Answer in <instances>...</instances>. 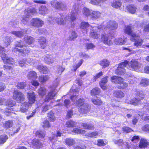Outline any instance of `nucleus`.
I'll return each mask as SVG.
<instances>
[{
	"label": "nucleus",
	"instance_id": "obj_1",
	"mask_svg": "<svg viewBox=\"0 0 149 149\" xmlns=\"http://www.w3.org/2000/svg\"><path fill=\"white\" fill-rule=\"evenodd\" d=\"M79 5L77 3H75L72 8L71 16H66L64 18L65 20H63L64 18L63 17H60L58 18L54 17H49L48 19V20L49 22L54 24L57 23L59 25L64 24L66 22H70L71 21H74L76 19V15L77 13L79 10Z\"/></svg>",
	"mask_w": 149,
	"mask_h": 149
},
{
	"label": "nucleus",
	"instance_id": "obj_2",
	"mask_svg": "<svg viewBox=\"0 0 149 149\" xmlns=\"http://www.w3.org/2000/svg\"><path fill=\"white\" fill-rule=\"evenodd\" d=\"M34 40L32 37L29 36H26L24 38V42H22V41L21 40L17 41L16 42L15 46L16 47L22 48L26 46L27 45H26L27 44L30 45L32 44ZM13 51L14 52H18L23 54L26 53H27L29 52V51L28 50L19 49L16 47H15L13 49Z\"/></svg>",
	"mask_w": 149,
	"mask_h": 149
},
{
	"label": "nucleus",
	"instance_id": "obj_3",
	"mask_svg": "<svg viewBox=\"0 0 149 149\" xmlns=\"http://www.w3.org/2000/svg\"><path fill=\"white\" fill-rule=\"evenodd\" d=\"M77 98L76 95H73L70 97V99L74 102V104L78 107H79V111L82 114L86 113L89 110L90 107L88 104L86 103L84 98H80L75 101V100Z\"/></svg>",
	"mask_w": 149,
	"mask_h": 149
},
{
	"label": "nucleus",
	"instance_id": "obj_4",
	"mask_svg": "<svg viewBox=\"0 0 149 149\" xmlns=\"http://www.w3.org/2000/svg\"><path fill=\"white\" fill-rule=\"evenodd\" d=\"M111 81L113 83L118 84L119 88H125L128 86V84L123 81V79L117 76L112 77Z\"/></svg>",
	"mask_w": 149,
	"mask_h": 149
},
{
	"label": "nucleus",
	"instance_id": "obj_5",
	"mask_svg": "<svg viewBox=\"0 0 149 149\" xmlns=\"http://www.w3.org/2000/svg\"><path fill=\"white\" fill-rule=\"evenodd\" d=\"M1 57L4 63L8 64L4 65V70H12L13 68V65L14 64L13 59L11 58L8 57L5 54H2Z\"/></svg>",
	"mask_w": 149,
	"mask_h": 149
},
{
	"label": "nucleus",
	"instance_id": "obj_6",
	"mask_svg": "<svg viewBox=\"0 0 149 149\" xmlns=\"http://www.w3.org/2000/svg\"><path fill=\"white\" fill-rule=\"evenodd\" d=\"M136 95L137 99L136 98H133L130 100L126 99L125 102L134 105H138L140 102H142L141 100L144 98V95L143 94V92L141 91L137 92Z\"/></svg>",
	"mask_w": 149,
	"mask_h": 149
},
{
	"label": "nucleus",
	"instance_id": "obj_7",
	"mask_svg": "<svg viewBox=\"0 0 149 149\" xmlns=\"http://www.w3.org/2000/svg\"><path fill=\"white\" fill-rule=\"evenodd\" d=\"M59 79H56L54 81V83L52 88V91H50L46 96L45 99V102H48L50 100L52 99L56 95V91L55 88L58 86Z\"/></svg>",
	"mask_w": 149,
	"mask_h": 149
},
{
	"label": "nucleus",
	"instance_id": "obj_8",
	"mask_svg": "<svg viewBox=\"0 0 149 149\" xmlns=\"http://www.w3.org/2000/svg\"><path fill=\"white\" fill-rule=\"evenodd\" d=\"M25 15L22 20V22L24 24H26L29 20V17L30 14L32 15L36 14V11L35 8H31L26 9L24 11Z\"/></svg>",
	"mask_w": 149,
	"mask_h": 149
},
{
	"label": "nucleus",
	"instance_id": "obj_9",
	"mask_svg": "<svg viewBox=\"0 0 149 149\" xmlns=\"http://www.w3.org/2000/svg\"><path fill=\"white\" fill-rule=\"evenodd\" d=\"M102 25H100L97 27H92V29L90 30V36L94 39L97 38L100 34L97 33L98 31L103 30V27H102Z\"/></svg>",
	"mask_w": 149,
	"mask_h": 149
},
{
	"label": "nucleus",
	"instance_id": "obj_10",
	"mask_svg": "<svg viewBox=\"0 0 149 149\" xmlns=\"http://www.w3.org/2000/svg\"><path fill=\"white\" fill-rule=\"evenodd\" d=\"M129 65L132 70L138 72L140 71L142 67L141 64L135 60H132L129 63Z\"/></svg>",
	"mask_w": 149,
	"mask_h": 149
},
{
	"label": "nucleus",
	"instance_id": "obj_11",
	"mask_svg": "<svg viewBox=\"0 0 149 149\" xmlns=\"http://www.w3.org/2000/svg\"><path fill=\"white\" fill-rule=\"evenodd\" d=\"M128 63V61L125 60L124 62H122L120 64L116 71V74L119 75L125 74V71L124 68L126 66Z\"/></svg>",
	"mask_w": 149,
	"mask_h": 149
},
{
	"label": "nucleus",
	"instance_id": "obj_12",
	"mask_svg": "<svg viewBox=\"0 0 149 149\" xmlns=\"http://www.w3.org/2000/svg\"><path fill=\"white\" fill-rule=\"evenodd\" d=\"M139 35L135 33L132 34V37L130 38V40L133 41L135 40L134 45L137 48H140L143 42V40L141 38H139Z\"/></svg>",
	"mask_w": 149,
	"mask_h": 149
},
{
	"label": "nucleus",
	"instance_id": "obj_13",
	"mask_svg": "<svg viewBox=\"0 0 149 149\" xmlns=\"http://www.w3.org/2000/svg\"><path fill=\"white\" fill-rule=\"evenodd\" d=\"M15 101H13L12 100L6 102V105L8 106V108H7L6 109L4 110V111L5 114L7 116H9L12 113L11 111H13V108H12L11 107H13L15 105Z\"/></svg>",
	"mask_w": 149,
	"mask_h": 149
},
{
	"label": "nucleus",
	"instance_id": "obj_14",
	"mask_svg": "<svg viewBox=\"0 0 149 149\" xmlns=\"http://www.w3.org/2000/svg\"><path fill=\"white\" fill-rule=\"evenodd\" d=\"M143 113L142 114L139 113L138 114L139 116H141L143 120H147L149 119V116H147V115L149 113V103H146L143 107Z\"/></svg>",
	"mask_w": 149,
	"mask_h": 149
},
{
	"label": "nucleus",
	"instance_id": "obj_15",
	"mask_svg": "<svg viewBox=\"0 0 149 149\" xmlns=\"http://www.w3.org/2000/svg\"><path fill=\"white\" fill-rule=\"evenodd\" d=\"M13 99L16 100L20 102L24 100V96L23 94L18 91H15L13 96Z\"/></svg>",
	"mask_w": 149,
	"mask_h": 149
},
{
	"label": "nucleus",
	"instance_id": "obj_16",
	"mask_svg": "<svg viewBox=\"0 0 149 149\" xmlns=\"http://www.w3.org/2000/svg\"><path fill=\"white\" fill-rule=\"evenodd\" d=\"M102 25V27H103V29L106 28L111 30H113L117 29L118 27L117 24L115 21H111L109 22L105 26L104 25V24Z\"/></svg>",
	"mask_w": 149,
	"mask_h": 149
},
{
	"label": "nucleus",
	"instance_id": "obj_17",
	"mask_svg": "<svg viewBox=\"0 0 149 149\" xmlns=\"http://www.w3.org/2000/svg\"><path fill=\"white\" fill-rule=\"evenodd\" d=\"M31 24L36 27L42 26L44 24L43 22L40 19L38 18H33L30 21Z\"/></svg>",
	"mask_w": 149,
	"mask_h": 149
},
{
	"label": "nucleus",
	"instance_id": "obj_18",
	"mask_svg": "<svg viewBox=\"0 0 149 149\" xmlns=\"http://www.w3.org/2000/svg\"><path fill=\"white\" fill-rule=\"evenodd\" d=\"M80 27L82 31H85L86 33L92 28L88 22H82L80 24Z\"/></svg>",
	"mask_w": 149,
	"mask_h": 149
},
{
	"label": "nucleus",
	"instance_id": "obj_19",
	"mask_svg": "<svg viewBox=\"0 0 149 149\" xmlns=\"http://www.w3.org/2000/svg\"><path fill=\"white\" fill-rule=\"evenodd\" d=\"M27 97L29 102H27L29 105L31 106L32 104L35 103L36 101V95L33 92L27 93Z\"/></svg>",
	"mask_w": 149,
	"mask_h": 149
},
{
	"label": "nucleus",
	"instance_id": "obj_20",
	"mask_svg": "<svg viewBox=\"0 0 149 149\" xmlns=\"http://www.w3.org/2000/svg\"><path fill=\"white\" fill-rule=\"evenodd\" d=\"M101 39L104 43L108 45H110L112 44V42L111 40L112 37L111 36H108L107 35H102L101 36Z\"/></svg>",
	"mask_w": 149,
	"mask_h": 149
},
{
	"label": "nucleus",
	"instance_id": "obj_21",
	"mask_svg": "<svg viewBox=\"0 0 149 149\" xmlns=\"http://www.w3.org/2000/svg\"><path fill=\"white\" fill-rule=\"evenodd\" d=\"M30 145L34 148H41L42 144L39 140L34 139L31 141Z\"/></svg>",
	"mask_w": 149,
	"mask_h": 149
},
{
	"label": "nucleus",
	"instance_id": "obj_22",
	"mask_svg": "<svg viewBox=\"0 0 149 149\" xmlns=\"http://www.w3.org/2000/svg\"><path fill=\"white\" fill-rule=\"evenodd\" d=\"M115 144H118L119 146L124 147L125 148H127V147L130 146L132 144L129 145L127 142H123V140L121 139L118 140H115L114 141Z\"/></svg>",
	"mask_w": 149,
	"mask_h": 149
},
{
	"label": "nucleus",
	"instance_id": "obj_23",
	"mask_svg": "<svg viewBox=\"0 0 149 149\" xmlns=\"http://www.w3.org/2000/svg\"><path fill=\"white\" fill-rule=\"evenodd\" d=\"M101 14L98 11L92 10L90 17L93 20H96L100 17Z\"/></svg>",
	"mask_w": 149,
	"mask_h": 149
},
{
	"label": "nucleus",
	"instance_id": "obj_24",
	"mask_svg": "<svg viewBox=\"0 0 149 149\" xmlns=\"http://www.w3.org/2000/svg\"><path fill=\"white\" fill-rule=\"evenodd\" d=\"M149 145V142L148 141L144 139H141L140 140L139 144V146L141 148H144L147 147Z\"/></svg>",
	"mask_w": 149,
	"mask_h": 149
},
{
	"label": "nucleus",
	"instance_id": "obj_25",
	"mask_svg": "<svg viewBox=\"0 0 149 149\" xmlns=\"http://www.w3.org/2000/svg\"><path fill=\"white\" fill-rule=\"evenodd\" d=\"M126 40V38L123 36L120 38L116 39L114 41V42L116 45H122L124 44Z\"/></svg>",
	"mask_w": 149,
	"mask_h": 149
},
{
	"label": "nucleus",
	"instance_id": "obj_26",
	"mask_svg": "<svg viewBox=\"0 0 149 149\" xmlns=\"http://www.w3.org/2000/svg\"><path fill=\"white\" fill-rule=\"evenodd\" d=\"M46 63L48 64L53 63L54 61V58L51 55H47L44 58Z\"/></svg>",
	"mask_w": 149,
	"mask_h": 149
},
{
	"label": "nucleus",
	"instance_id": "obj_27",
	"mask_svg": "<svg viewBox=\"0 0 149 149\" xmlns=\"http://www.w3.org/2000/svg\"><path fill=\"white\" fill-rule=\"evenodd\" d=\"M107 0H91V3L94 5L102 6L104 3Z\"/></svg>",
	"mask_w": 149,
	"mask_h": 149
},
{
	"label": "nucleus",
	"instance_id": "obj_28",
	"mask_svg": "<svg viewBox=\"0 0 149 149\" xmlns=\"http://www.w3.org/2000/svg\"><path fill=\"white\" fill-rule=\"evenodd\" d=\"M49 11L48 8L45 6H42L39 9V13L42 15L47 14Z\"/></svg>",
	"mask_w": 149,
	"mask_h": 149
},
{
	"label": "nucleus",
	"instance_id": "obj_29",
	"mask_svg": "<svg viewBox=\"0 0 149 149\" xmlns=\"http://www.w3.org/2000/svg\"><path fill=\"white\" fill-rule=\"evenodd\" d=\"M127 11L129 13L134 14L135 13L137 9L136 7L133 5H129L126 7Z\"/></svg>",
	"mask_w": 149,
	"mask_h": 149
},
{
	"label": "nucleus",
	"instance_id": "obj_30",
	"mask_svg": "<svg viewBox=\"0 0 149 149\" xmlns=\"http://www.w3.org/2000/svg\"><path fill=\"white\" fill-rule=\"evenodd\" d=\"M28 104L27 102H25L22 104L20 108V110L21 112L23 113L26 112L29 108L31 107Z\"/></svg>",
	"mask_w": 149,
	"mask_h": 149
},
{
	"label": "nucleus",
	"instance_id": "obj_31",
	"mask_svg": "<svg viewBox=\"0 0 149 149\" xmlns=\"http://www.w3.org/2000/svg\"><path fill=\"white\" fill-rule=\"evenodd\" d=\"M108 77H106L102 78L100 83V85L101 88L104 90L106 88L105 84L107 82Z\"/></svg>",
	"mask_w": 149,
	"mask_h": 149
},
{
	"label": "nucleus",
	"instance_id": "obj_32",
	"mask_svg": "<svg viewBox=\"0 0 149 149\" xmlns=\"http://www.w3.org/2000/svg\"><path fill=\"white\" fill-rule=\"evenodd\" d=\"M28 78L31 80L35 79L37 78V74L34 71H31L29 72L27 76Z\"/></svg>",
	"mask_w": 149,
	"mask_h": 149
},
{
	"label": "nucleus",
	"instance_id": "obj_33",
	"mask_svg": "<svg viewBox=\"0 0 149 149\" xmlns=\"http://www.w3.org/2000/svg\"><path fill=\"white\" fill-rule=\"evenodd\" d=\"M46 40L44 37L41 38L39 40V42L41 47L42 49H45L47 46Z\"/></svg>",
	"mask_w": 149,
	"mask_h": 149
},
{
	"label": "nucleus",
	"instance_id": "obj_34",
	"mask_svg": "<svg viewBox=\"0 0 149 149\" xmlns=\"http://www.w3.org/2000/svg\"><path fill=\"white\" fill-rule=\"evenodd\" d=\"M92 11V10H90L87 8H84L82 10V13L84 15L87 17L88 16L90 17Z\"/></svg>",
	"mask_w": 149,
	"mask_h": 149
},
{
	"label": "nucleus",
	"instance_id": "obj_35",
	"mask_svg": "<svg viewBox=\"0 0 149 149\" xmlns=\"http://www.w3.org/2000/svg\"><path fill=\"white\" fill-rule=\"evenodd\" d=\"M65 142L66 145L70 146L75 144L76 142L74 139L71 138H67L65 140Z\"/></svg>",
	"mask_w": 149,
	"mask_h": 149
},
{
	"label": "nucleus",
	"instance_id": "obj_36",
	"mask_svg": "<svg viewBox=\"0 0 149 149\" xmlns=\"http://www.w3.org/2000/svg\"><path fill=\"white\" fill-rule=\"evenodd\" d=\"M37 68L40 72L44 74L47 73L48 72V69L46 66L42 65L38 66Z\"/></svg>",
	"mask_w": 149,
	"mask_h": 149
},
{
	"label": "nucleus",
	"instance_id": "obj_37",
	"mask_svg": "<svg viewBox=\"0 0 149 149\" xmlns=\"http://www.w3.org/2000/svg\"><path fill=\"white\" fill-rule=\"evenodd\" d=\"M76 125V123L71 120L67 121L65 124V126L68 127H72Z\"/></svg>",
	"mask_w": 149,
	"mask_h": 149
},
{
	"label": "nucleus",
	"instance_id": "obj_38",
	"mask_svg": "<svg viewBox=\"0 0 149 149\" xmlns=\"http://www.w3.org/2000/svg\"><path fill=\"white\" fill-rule=\"evenodd\" d=\"M114 96L117 97L122 98L124 96V94L123 92L121 91H116L113 93Z\"/></svg>",
	"mask_w": 149,
	"mask_h": 149
},
{
	"label": "nucleus",
	"instance_id": "obj_39",
	"mask_svg": "<svg viewBox=\"0 0 149 149\" xmlns=\"http://www.w3.org/2000/svg\"><path fill=\"white\" fill-rule=\"evenodd\" d=\"M24 32H25V33L26 32V31H14L12 32V33L17 37L19 38H21L24 35Z\"/></svg>",
	"mask_w": 149,
	"mask_h": 149
},
{
	"label": "nucleus",
	"instance_id": "obj_40",
	"mask_svg": "<svg viewBox=\"0 0 149 149\" xmlns=\"http://www.w3.org/2000/svg\"><path fill=\"white\" fill-rule=\"evenodd\" d=\"M140 84L142 86L146 87L149 85V79H143L141 80Z\"/></svg>",
	"mask_w": 149,
	"mask_h": 149
},
{
	"label": "nucleus",
	"instance_id": "obj_41",
	"mask_svg": "<svg viewBox=\"0 0 149 149\" xmlns=\"http://www.w3.org/2000/svg\"><path fill=\"white\" fill-rule=\"evenodd\" d=\"M49 78V76L48 75L41 76L39 77V80L42 83H44L48 80Z\"/></svg>",
	"mask_w": 149,
	"mask_h": 149
},
{
	"label": "nucleus",
	"instance_id": "obj_42",
	"mask_svg": "<svg viewBox=\"0 0 149 149\" xmlns=\"http://www.w3.org/2000/svg\"><path fill=\"white\" fill-rule=\"evenodd\" d=\"M121 5V3L120 1L116 0L112 3L111 6L114 8H119Z\"/></svg>",
	"mask_w": 149,
	"mask_h": 149
},
{
	"label": "nucleus",
	"instance_id": "obj_43",
	"mask_svg": "<svg viewBox=\"0 0 149 149\" xmlns=\"http://www.w3.org/2000/svg\"><path fill=\"white\" fill-rule=\"evenodd\" d=\"M132 29L133 28L132 27L130 26H127L125 29V32L128 35H131L132 36V33H134L132 32L133 31Z\"/></svg>",
	"mask_w": 149,
	"mask_h": 149
},
{
	"label": "nucleus",
	"instance_id": "obj_44",
	"mask_svg": "<svg viewBox=\"0 0 149 149\" xmlns=\"http://www.w3.org/2000/svg\"><path fill=\"white\" fill-rule=\"evenodd\" d=\"M60 2L56 1H53L51 2V4L52 6L57 9H60Z\"/></svg>",
	"mask_w": 149,
	"mask_h": 149
},
{
	"label": "nucleus",
	"instance_id": "obj_45",
	"mask_svg": "<svg viewBox=\"0 0 149 149\" xmlns=\"http://www.w3.org/2000/svg\"><path fill=\"white\" fill-rule=\"evenodd\" d=\"M72 132L75 134H84L85 133V131L84 130L80 129L77 128H74L72 130Z\"/></svg>",
	"mask_w": 149,
	"mask_h": 149
},
{
	"label": "nucleus",
	"instance_id": "obj_46",
	"mask_svg": "<svg viewBox=\"0 0 149 149\" xmlns=\"http://www.w3.org/2000/svg\"><path fill=\"white\" fill-rule=\"evenodd\" d=\"M47 116L49 118V120L53 122L56 119V118L54 116V113L52 111L48 113Z\"/></svg>",
	"mask_w": 149,
	"mask_h": 149
},
{
	"label": "nucleus",
	"instance_id": "obj_47",
	"mask_svg": "<svg viewBox=\"0 0 149 149\" xmlns=\"http://www.w3.org/2000/svg\"><path fill=\"white\" fill-rule=\"evenodd\" d=\"M10 36H6L4 39V46L7 47L10 45Z\"/></svg>",
	"mask_w": 149,
	"mask_h": 149
},
{
	"label": "nucleus",
	"instance_id": "obj_48",
	"mask_svg": "<svg viewBox=\"0 0 149 149\" xmlns=\"http://www.w3.org/2000/svg\"><path fill=\"white\" fill-rule=\"evenodd\" d=\"M8 139L7 136L6 134L1 135L0 136V144H3Z\"/></svg>",
	"mask_w": 149,
	"mask_h": 149
},
{
	"label": "nucleus",
	"instance_id": "obj_49",
	"mask_svg": "<svg viewBox=\"0 0 149 149\" xmlns=\"http://www.w3.org/2000/svg\"><path fill=\"white\" fill-rule=\"evenodd\" d=\"M84 129L89 130H92L94 129V126L91 125L89 124L88 123H82L81 125Z\"/></svg>",
	"mask_w": 149,
	"mask_h": 149
},
{
	"label": "nucleus",
	"instance_id": "obj_50",
	"mask_svg": "<svg viewBox=\"0 0 149 149\" xmlns=\"http://www.w3.org/2000/svg\"><path fill=\"white\" fill-rule=\"evenodd\" d=\"M100 65L102 66L103 68L108 66L109 64V62L107 60H104L101 61L100 63Z\"/></svg>",
	"mask_w": 149,
	"mask_h": 149
},
{
	"label": "nucleus",
	"instance_id": "obj_51",
	"mask_svg": "<svg viewBox=\"0 0 149 149\" xmlns=\"http://www.w3.org/2000/svg\"><path fill=\"white\" fill-rule=\"evenodd\" d=\"M100 89L97 87H95L91 91V95H97L100 93Z\"/></svg>",
	"mask_w": 149,
	"mask_h": 149
},
{
	"label": "nucleus",
	"instance_id": "obj_52",
	"mask_svg": "<svg viewBox=\"0 0 149 149\" xmlns=\"http://www.w3.org/2000/svg\"><path fill=\"white\" fill-rule=\"evenodd\" d=\"M46 92V89L43 87H40L38 91L39 94L42 96H44Z\"/></svg>",
	"mask_w": 149,
	"mask_h": 149
},
{
	"label": "nucleus",
	"instance_id": "obj_53",
	"mask_svg": "<svg viewBox=\"0 0 149 149\" xmlns=\"http://www.w3.org/2000/svg\"><path fill=\"white\" fill-rule=\"evenodd\" d=\"M69 39L71 40H73L77 37V35L74 31L70 32L69 33Z\"/></svg>",
	"mask_w": 149,
	"mask_h": 149
},
{
	"label": "nucleus",
	"instance_id": "obj_54",
	"mask_svg": "<svg viewBox=\"0 0 149 149\" xmlns=\"http://www.w3.org/2000/svg\"><path fill=\"white\" fill-rule=\"evenodd\" d=\"M61 133L60 132L58 131L57 132V134L56 136H54L52 138L50 137L49 139L50 140L52 141V142L54 143L55 141H56V139H57V136H61Z\"/></svg>",
	"mask_w": 149,
	"mask_h": 149
},
{
	"label": "nucleus",
	"instance_id": "obj_55",
	"mask_svg": "<svg viewBox=\"0 0 149 149\" xmlns=\"http://www.w3.org/2000/svg\"><path fill=\"white\" fill-rule=\"evenodd\" d=\"M36 136L40 138H43L45 135V131H42L40 130L36 132Z\"/></svg>",
	"mask_w": 149,
	"mask_h": 149
},
{
	"label": "nucleus",
	"instance_id": "obj_56",
	"mask_svg": "<svg viewBox=\"0 0 149 149\" xmlns=\"http://www.w3.org/2000/svg\"><path fill=\"white\" fill-rule=\"evenodd\" d=\"M92 102L94 104L97 105H100L102 104V102L99 99L96 97L93 99L92 100Z\"/></svg>",
	"mask_w": 149,
	"mask_h": 149
},
{
	"label": "nucleus",
	"instance_id": "obj_57",
	"mask_svg": "<svg viewBox=\"0 0 149 149\" xmlns=\"http://www.w3.org/2000/svg\"><path fill=\"white\" fill-rule=\"evenodd\" d=\"M13 123L12 121H6L3 125L4 127L6 128H8L12 126Z\"/></svg>",
	"mask_w": 149,
	"mask_h": 149
},
{
	"label": "nucleus",
	"instance_id": "obj_58",
	"mask_svg": "<svg viewBox=\"0 0 149 149\" xmlns=\"http://www.w3.org/2000/svg\"><path fill=\"white\" fill-rule=\"evenodd\" d=\"M83 62V60H80L77 64L75 66L74 65L73 66L74 68L73 69H72V70L75 71L81 65Z\"/></svg>",
	"mask_w": 149,
	"mask_h": 149
},
{
	"label": "nucleus",
	"instance_id": "obj_59",
	"mask_svg": "<svg viewBox=\"0 0 149 149\" xmlns=\"http://www.w3.org/2000/svg\"><path fill=\"white\" fill-rule=\"evenodd\" d=\"M98 135V132H94L91 133H89L86 134V136L90 137L95 138V136Z\"/></svg>",
	"mask_w": 149,
	"mask_h": 149
},
{
	"label": "nucleus",
	"instance_id": "obj_60",
	"mask_svg": "<svg viewBox=\"0 0 149 149\" xmlns=\"http://www.w3.org/2000/svg\"><path fill=\"white\" fill-rule=\"evenodd\" d=\"M104 141L101 139H98L97 141V145L99 146H104L106 144Z\"/></svg>",
	"mask_w": 149,
	"mask_h": 149
},
{
	"label": "nucleus",
	"instance_id": "obj_61",
	"mask_svg": "<svg viewBox=\"0 0 149 149\" xmlns=\"http://www.w3.org/2000/svg\"><path fill=\"white\" fill-rule=\"evenodd\" d=\"M42 125V127L44 128H48L50 127L49 122L47 120H45L44 121Z\"/></svg>",
	"mask_w": 149,
	"mask_h": 149
},
{
	"label": "nucleus",
	"instance_id": "obj_62",
	"mask_svg": "<svg viewBox=\"0 0 149 149\" xmlns=\"http://www.w3.org/2000/svg\"><path fill=\"white\" fill-rule=\"evenodd\" d=\"M34 61L33 60V59L30 58H28L26 59V61L25 62V64H32L34 62Z\"/></svg>",
	"mask_w": 149,
	"mask_h": 149
},
{
	"label": "nucleus",
	"instance_id": "obj_63",
	"mask_svg": "<svg viewBox=\"0 0 149 149\" xmlns=\"http://www.w3.org/2000/svg\"><path fill=\"white\" fill-rule=\"evenodd\" d=\"M123 132L126 133H128L132 131V130L129 127H124L122 128Z\"/></svg>",
	"mask_w": 149,
	"mask_h": 149
},
{
	"label": "nucleus",
	"instance_id": "obj_64",
	"mask_svg": "<svg viewBox=\"0 0 149 149\" xmlns=\"http://www.w3.org/2000/svg\"><path fill=\"white\" fill-rule=\"evenodd\" d=\"M50 108L49 105H45L42 106V110L43 112H45L48 110Z\"/></svg>",
	"mask_w": 149,
	"mask_h": 149
}]
</instances>
